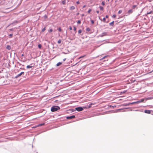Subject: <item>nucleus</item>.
<instances>
[{"mask_svg": "<svg viewBox=\"0 0 153 153\" xmlns=\"http://www.w3.org/2000/svg\"><path fill=\"white\" fill-rule=\"evenodd\" d=\"M58 30L60 32V31H61L62 30L60 27H59L58 28Z\"/></svg>", "mask_w": 153, "mask_h": 153, "instance_id": "obj_35", "label": "nucleus"}, {"mask_svg": "<svg viewBox=\"0 0 153 153\" xmlns=\"http://www.w3.org/2000/svg\"><path fill=\"white\" fill-rule=\"evenodd\" d=\"M102 4L103 5H104L105 4V2L104 1H103L102 2Z\"/></svg>", "mask_w": 153, "mask_h": 153, "instance_id": "obj_34", "label": "nucleus"}, {"mask_svg": "<svg viewBox=\"0 0 153 153\" xmlns=\"http://www.w3.org/2000/svg\"><path fill=\"white\" fill-rule=\"evenodd\" d=\"M83 109V108L81 107H78L75 108V110L79 111H81Z\"/></svg>", "mask_w": 153, "mask_h": 153, "instance_id": "obj_3", "label": "nucleus"}, {"mask_svg": "<svg viewBox=\"0 0 153 153\" xmlns=\"http://www.w3.org/2000/svg\"><path fill=\"white\" fill-rule=\"evenodd\" d=\"M13 28H11V29H10L9 30L10 31H13Z\"/></svg>", "mask_w": 153, "mask_h": 153, "instance_id": "obj_39", "label": "nucleus"}, {"mask_svg": "<svg viewBox=\"0 0 153 153\" xmlns=\"http://www.w3.org/2000/svg\"><path fill=\"white\" fill-rule=\"evenodd\" d=\"M74 31H75L76 30V28L75 27H74Z\"/></svg>", "mask_w": 153, "mask_h": 153, "instance_id": "obj_41", "label": "nucleus"}, {"mask_svg": "<svg viewBox=\"0 0 153 153\" xmlns=\"http://www.w3.org/2000/svg\"><path fill=\"white\" fill-rule=\"evenodd\" d=\"M75 9V7L74 6H72L70 8V9L71 10H74Z\"/></svg>", "mask_w": 153, "mask_h": 153, "instance_id": "obj_13", "label": "nucleus"}, {"mask_svg": "<svg viewBox=\"0 0 153 153\" xmlns=\"http://www.w3.org/2000/svg\"><path fill=\"white\" fill-rule=\"evenodd\" d=\"M78 33H81L82 32V31L81 30H78Z\"/></svg>", "mask_w": 153, "mask_h": 153, "instance_id": "obj_31", "label": "nucleus"}, {"mask_svg": "<svg viewBox=\"0 0 153 153\" xmlns=\"http://www.w3.org/2000/svg\"><path fill=\"white\" fill-rule=\"evenodd\" d=\"M151 111L150 110H145L144 111L145 113H147V114H150Z\"/></svg>", "mask_w": 153, "mask_h": 153, "instance_id": "obj_5", "label": "nucleus"}, {"mask_svg": "<svg viewBox=\"0 0 153 153\" xmlns=\"http://www.w3.org/2000/svg\"><path fill=\"white\" fill-rule=\"evenodd\" d=\"M77 23L78 24H80L81 23V21L79 20L78 21Z\"/></svg>", "mask_w": 153, "mask_h": 153, "instance_id": "obj_29", "label": "nucleus"}, {"mask_svg": "<svg viewBox=\"0 0 153 153\" xmlns=\"http://www.w3.org/2000/svg\"><path fill=\"white\" fill-rule=\"evenodd\" d=\"M137 7V5H133L132 7V8L133 9H135Z\"/></svg>", "mask_w": 153, "mask_h": 153, "instance_id": "obj_19", "label": "nucleus"}, {"mask_svg": "<svg viewBox=\"0 0 153 153\" xmlns=\"http://www.w3.org/2000/svg\"><path fill=\"white\" fill-rule=\"evenodd\" d=\"M76 3H77V4H79V1H77V2H76Z\"/></svg>", "mask_w": 153, "mask_h": 153, "instance_id": "obj_45", "label": "nucleus"}, {"mask_svg": "<svg viewBox=\"0 0 153 153\" xmlns=\"http://www.w3.org/2000/svg\"><path fill=\"white\" fill-rule=\"evenodd\" d=\"M107 56H105L103 57H102L101 59H100V60H103V59H105V58Z\"/></svg>", "mask_w": 153, "mask_h": 153, "instance_id": "obj_26", "label": "nucleus"}, {"mask_svg": "<svg viewBox=\"0 0 153 153\" xmlns=\"http://www.w3.org/2000/svg\"><path fill=\"white\" fill-rule=\"evenodd\" d=\"M153 98L152 97H148L146 99V100H151Z\"/></svg>", "mask_w": 153, "mask_h": 153, "instance_id": "obj_21", "label": "nucleus"}, {"mask_svg": "<svg viewBox=\"0 0 153 153\" xmlns=\"http://www.w3.org/2000/svg\"><path fill=\"white\" fill-rule=\"evenodd\" d=\"M94 105V104L93 103H91V104H90L88 106V108H90L91 107V105Z\"/></svg>", "mask_w": 153, "mask_h": 153, "instance_id": "obj_14", "label": "nucleus"}, {"mask_svg": "<svg viewBox=\"0 0 153 153\" xmlns=\"http://www.w3.org/2000/svg\"><path fill=\"white\" fill-rule=\"evenodd\" d=\"M99 8L100 10H103V8L101 6H100Z\"/></svg>", "mask_w": 153, "mask_h": 153, "instance_id": "obj_25", "label": "nucleus"}, {"mask_svg": "<svg viewBox=\"0 0 153 153\" xmlns=\"http://www.w3.org/2000/svg\"><path fill=\"white\" fill-rule=\"evenodd\" d=\"M86 30L87 31H89L91 30V29L89 27H88L86 28Z\"/></svg>", "mask_w": 153, "mask_h": 153, "instance_id": "obj_16", "label": "nucleus"}, {"mask_svg": "<svg viewBox=\"0 0 153 153\" xmlns=\"http://www.w3.org/2000/svg\"><path fill=\"white\" fill-rule=\"evenodd\" d=\"M22 56H24V54H22Z\"/></svg>", "mask_w": 153, "mask_h": 153, "instance_id": "obj_47", "label": "nucleus"}, {"mask_svg": "<svg viewBox=\"0 0 153 153\" xmlns=\"http://www.w3.org/2000/svg\"><path fill=\"white\" fill-rule=\"evenodd\" d=\"M116 15H115V14H114L112 16V17H113V18H115L116 17Z\"/></svg>", "mask_w": 153, "mask_h": 153, "instance_id": "obj_33", "label": "nucleus"}, {"mask_svg": "<svg viewBox=\"0 0 153 153\" xmlns=\"http://www.w3.org/2000/svg\"><path fill=\"white\" fill-rule=\"evenodd\" d=\"M84 14H82V16H84Z\"/></svg>", "mask_w": 153, "mask_h": 153, "instance_id": "obj_48", "label": "nucleus"}, {"mask_svg": "<svg viewBox=\"0 0 153 153\" xmlns=\"http://www.w3.org/2000/svg\"><path fill=\"white\" fill-rule=\"evenodd\" d=\"M107 35V33L106 32H104L103 33H102V35L101 36V37H102L103 36H106Z\"/></svg>", "mask_w": 153, "mask_h": 153, "instance_id": "obj_8", "label": "nucleus"}, {"mask_svg": "<svg viewBox=\"0 0 153 153\" xmlns=\"http://www.w3.org/2000/svg\"><path fill=\"white\" fill-rule=\"evenodd\" d=\"M13 35V34L12 33H11V34H10L9 36V37L10 38H11L12 37Z\"/></svg>", "mask_w": 153, "mask_h": 153, "instance_id": "obj_22", "label": "nucleus"}, {"mask_svg": "<svg viewBox=\"0 0 153 153\" xmlns=\"http://www.w3.org/2000/svg\"><path fill=\"white\" fill-rule=\"evenodd\" d=\"M23 74H24V72H21L20 73H19V74H18V75H16L15 76V78H17L18 77H20Z\"/></svg>", "mask_w": 153, "mask_h": 153, "instance_id": "obj_2", "label": "nucleus"}, {"mask_svg": "<svg viewBox=\"0 0 153 153\" xmlns=\"http://www.w3.org/2000/svg\"><path fill=\"white\" fill-rule=\"evenodd\" d=\"M140 102H140V101L139 100V101H137L136 102H132L131 103V104L138 103H140Z\"/></svg>", "mask_w": 153, "mask_h": 153, "instance_id": "obj_9", "label": "nucleus"}, {"mask_svg": "<svg viewBox=\"0 0 153 153\" xmlns=\"http://www.w3.org/2000/svg\"><path fill=\"white\" fill-rule=\"evenodd\" d=\"M53 31V29H50L49 30L48 32H51Z\"/></svg>", "mask_w": 153, "mask_h": 153, "instance_id": "obj_27", "label": "nucleus"}, {"mask_svg": "<svg viewBox=\"0 0 153 153\" xmlns=\"http://www.w3.org/2000/svg\"><path fill=\"white\" fill-rule=\"evenodd\" d=\"M86 7V5H84L83 6V8H85Z\"/></svg>", "mask_w": 153, "mask_h": 153, "instance_id": "obj_42", "label": "nucleus"}, {"mask_svg": "<svg viewBox=\"0 0 153 153\" xmlns=\"http://www.w3.org/2000/svg\"><path fill=\"white\" fill-rule=\"evenodd\" d=\"M60 108L58 106H54L51 108V111L52 112H54L59 109Z\"/></svg>", "mask_w": 153, "mask_h": 153, "instance_id": "obj_1", "label": "nucleus"}, {"mask_svg": "<svg viewBox=\"0 0 153 153\" xmlns=\"http://www.w3.org/2000/svg\"><path fill=\"white\" fill-rule=\"evenodd\" d=\"M144 99H141L140 101L141 102H143L144 101Z\"/></svg>", "mask_w": 153, "mask_h": 153, "instance_id": "obj_32", "label": "nucleus"}, {"mask_svg": "<svg viewBox=\"0 0 153 153\" xmlns=\"http://www.w3.org/2000/svg\"><path fill=\"white\" fill-rule=\"evenodd\" d=\"M66 58H65V59H63V60L64 61H65L66 60Z\"/></svg>", "mask_w": 153, "mask_h": 153, "instance_id": "obj_44", "label": "nucleus"}, {"mask_svg": "<svg viewBox=\"0 0 153 153\" xmlns=\"http://www.w3.org/2000/svg\"><path fill=\"white\" fill-rule=\"evenodd\" d=\"M114 21H113L112 22L110 23L109 24V25H111V26H113V25H114Z\"/></svg>", "mask_w": 153, "mask_h": 153, "instance_id": "obj_10", "label": "nucleus"}, {"mask_svg": "<svg viewBox=\"0 0 153 153\" xmlns=\"http://www.w3.org/2000/svg\"><path fill=\"white\" fill-rule=\"evenodd\" d=\"M38 47L39 48H41L42 47V45L41 44H39L38 45Z\"/></svg>", "mask_w": 153, "mask_h": 153, "instance_id": "obj_23", "label": "nucleus"}, {"mask_svg": "<svg viewBox=\"0 0 153 153\" xmlns=\"http://www.w3.org/2000/svg\"><path fill=\"white\" fill-rule=\"evenodd\" d=\"M122 12V10H120L119 11L118 13V14H120V13H121Z\"/></svg>", "mask_w": 153, "mask_h": 153, "instance_id": "obj_17", "label": "nucleus"}, {"mask_svg": "<svg viewBox=\"0 0 153 153\" xmlns=\"http://www.w3.org/2000/svg\"><path fill=\"white\" fill-rule=\"evenodd\" d=\"M72 27H70V30H72Z\"/></svg>", "mask_w": 153, "mask_h": 153, "instance_id": "obj_43", "label": "nucleus"}, {"mask_svg": "<svg viewBox=\"0 0 153 153\" xmlns=\"http://www.w3.org/2000/svg\"><path fill=\"white\" fill-rule=\"evenodd\" d=\"M91 22L92 24H93L94 23V21L93 20H91Z\"/></svg>", "mask_w": 153, "mask_h": 153, "instance_id": "obj_37", "label": "nucleus"}, {"mask_svg": "<svg viewBox=\"0 0 153 153\" xmlns=\"http://www.w3.org/2000/svg\"><path fill=\"white\" fill-rule=\"evenodd\" d=\"M75 117L74 115H72L71 116H68V119H72L74 118Z\"/></svg>", "mask_w": 153, "mask_h": 153, "instance_id": "obj_4", "label": "nucleus"}, {"mask_svg": "<svg viewBox=\"0 0 153 153\" xmlns=\"http://www.w3.org/2000/svg\"><path fill=\"white\" fill-rule=\"evenodd\" d=\"M46 30L45 29V27H44V28H43L42 30V32H43L44 31H45Z\"/></svg>", "mask_w": 153, "mask_h": 153, "instance_id": "obj_18", "label": "nucleus"}, {"mask_svg": "<svg viewBox=\"0 0 153 153\" xmlns=\"http://www.w3.org/2000/svg\"><path fill=\"white\" fill-rule=\"evenodd\" d=\"M108 15H106L105 16V18H108Z\"/></svg>", "mask_w": 153, "mask_h": 153, "instance_id": "obj_40", "label": "nucleus"}, {"mask_svg": "<svg viewBox=\"0 0 153 153\" xmlns=\"http://www.w3.org/2000/svg\"><path fill=\"white\" fill-rule=\"evenodd\" d=\"M62 64V63L61 62H59L57 64H56V66H60V65H61Z\"/></svg>", "mask_w": 153, "mask_h": 153, "instance_id": "obj_12", "label": "nucleus"}, {"mask_svg": "<svg viewBox=\"0 0 153 153\" xmlns=\"http://www.w3.org/2000/svg\"><path fill=\"white\" fill-rule=\"evenodd\" d=\"M91 11V9H89L88 11V13H90Z\"/></svg>", "mask_w": 153, "mask_h": 153, "instance_id": "obj_30", "label": "nucleus"}, {"mask_svg": "<svg viewBox=\"0 0 153 153\" xmlns=\"http://www.w3.org/2000/svg\"><path fill=\"white\" fill-rule=\"evenodd\" d=\"M6 48L10 50L11 49V47L10 45H7V46Z\"/></svg>", "mask_w": 153, "mask_h": 153, "instance_id": "obj_7", "label": "nucleus"}, {"mask_svg": "<svg viewBox=\"0 0 153 153\" xmlns=\"http://www.w3.org/2000/svg\"><path fill=\"white\" fill-rule=\"evenodd\" d=\"M97 12L98 13H99V11H97Z\"/></svg>", "mask_w": 153, "mask_h": 153, "instance_id": "obj_46", "label": "nucleus"}, {"mask_svg": "<svg viewBox=\"0 0 153 153\" xmlns=\"http://www.w3.org/2000/svg\"><path fill=\"white\" fill-rule=\"evenodd\" d=\"M103 21L104 22H105V21H106V19H105V18H104L103 19Z\"/></svg>", "mask_w": 153, "mask_h": 153, "instance_id": "obj_36", "label": "nucleus"}, {"mask_svg": "<svg viewBox=\"0 0 153 153\" xmlns=\"http://www.w3.org/2000/svg\"><path fill=\"white\" fill-rule=\"evenodd\" d=\"M32 67V66H30V65H28L27 66V68H30Z\"/></svg>", "mask_w": 153, "mask_h": 153, "instance_id": "obj_15", "label": "nucleus"}, {"mask_svg": "<svg viewBox=\"0 0 153 153\" xmlns=\"http://www.w3.org/2000/svg\"><path fill=\"white\" fill-rule=\"evenodd\" d=\"M153 13V12L152 11H151L150 12H148L147 13V14H151L152 13Z\"/></svg>", "mask_w": 153, "mask_h": 153, "instance_id": "obj_24", "label": "nucleus"}, {"mask_svg": "<svg viewBox=\"0 0 153 153\" xmlns=\"http://www.w3.org/2000/svg\"><path fill=\"white\" fill-rule=\"evenodd\" d=\"M44 124H45V123H44L40 124L38 125V126H42L44 125Z\"/></svg>", "mask_w": 153, "mask_h": 153, "instance_id": "obj_20", "label": "nucleus"}, {"mask_svg": "<svg viewBox=\"0 0 153 153\" xmlns=\"http://www.w3.org/2000/svg\"><path fill=\"white\" fill-rule=\"evenodd\" d=\"M133 12V10L132 9H130L128 10V14H130L132 13Z\"/></svg>", "mask_w": 153, "mask_h": 153, "instance_id": "obj_6", "label": "nucleus"}, {"mask_svg": "<svg viewBox=\"0 0 153 153\" xmlns=\"http://www.w3.org/2000/svg\"><path fill=\"white\" fill-rule=\"evenodd\" d=\"M85 55H84V56H80V57H79V59L80 58H83V57H85Z\"/></svg>", "mask_w": 153, "mask_h": 153, "instance_id": "obj_38", "label": "nucleus"}, {"mask_svg": "<svg viewBox=\"0 0 153 153\" xmlns=\"http://www.w3.org/2000/svg\"><path fill=\"white\" fill-rule=\"evenodd\" d=\"M61 40L60 39H59L58 41V43H59V44H60L61 43Z\"/></svg>", "mask_w": 153, "mask_h": 153, "instance_id": "obj_28", "label": "nucleus"}, {"mask_svg": "<svg viewBox=\"0 0 153 153\" xmlns=\"http://www.w3.org/2000/svg\"><path fill=\"white\" fill-rule=\"evenodd\" d=\"M66 2V0H62V3L63 4H65Z\"/></svg>", "mask_w": 153, "mask_h": 153, "instance_id": "obj_11", "label": "nucleus"}]
</instances>
